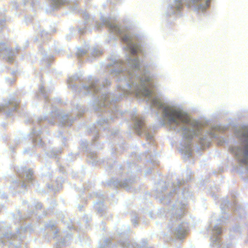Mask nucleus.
Returning a JSON list of instances; mask_svg holds the SVG:
<instances>
[{
  "label": "nucleus",
  "instance_id": "obj_1",
  "mask_svg": "<svg viewBox=\"0 0 248 248\" xmlns=\"http://www.w3.org/2000/svg\"><path fill=\"white\" fill-rule=\"evenodd\" d=\"M165 117L170 124L178 125L181 124H191V120L188 115L184 112L166 107L164 109Z\"/></svg>",
  "mask_w": 248,
  "mask_h": 248
},
{
  "label": "nucleus",
  "instance_id": "obj_2",
  "mask_svg": "<svg viewBox=\"0 0 248 248\" xmlns=\"http://www.w3.org/2000/svg\"><path fill=\"white\" fill-rule=\"evenodd\" d=\"M242 136H238L242 140H244V141L248 142L247 145L245 147V155L246 157H248V131L242 132Z\"/></svg>",
  "mask_w": 248,
  "mask_h": 248
},
{
  "label": "nucleus",
  "instance_id": "obj_3",
  "mask_svg": "<svg viewBox=\"0 0 248 248\" xmlns=\"http://www.w3.org/2000/svg\"><path fill=\"white\" fill-rule=\"evenodd\" d=\"M131 52L132 54H135L140 50L139 46L134 45L130 46Z\"/></svg>",
  "mask_w": 248,
  "mask_h": 248
},
{
  "label": "nucleus",
  "instance_id": "obj_4",
  "mask_svg": "<svg viewBox=\"0 0 248 248\" xmlns=\"http://www.w3.org/2000/svg\"><path fill=\"white\" fill-rule=\"evenodd\" d=\"M143 124V121L142 120H137L136 124V128L138 129L142 127Z\"/></svg>",
  "mask_w": 248,
  "mask_h": 248
},
{
  "label": "nucleus",
  "instance_id": "obj_5",
  "mask_svg": "<svg viewBox=\"0 0 248 248\" xmlns=\"http://www.w3.org/2000/svg\"><path fill=\"white\" fill-rule=\"evenodd\" d=\"M142 94L144 96H148L152 94V92L149 90L145 89L142 91Z\"/></svg>",
  "mask_w": 248,
  "mask_h": 248
},
{
  "label": "nucleus",
  "instance_id": "obj_6",
  "mask_svg": "<svg viewBox=\"0 0 248 248\" xmlns=\"http://www.w3.org/2000/svg\"><path fill=\"white\" fill-rule=\"evenodd\" d=\"M122 40L125 43H128L129 41H130V38L128 36L125 35V36L123 37L122 38Z\"/></svg>",
  "mask_w": 248,
  "mask_h": 248
},
{
  "label": "nucleus",
  "instance_id": "obj_7",
  "mask_svg": "<svg viewBox=\"0 0 248 248\" xmlns=\"http://www.w3.org/2000/svg\"><path fill=\"white\" fill-rule=\"evenodd\" d=\"M155 101L156 100L155 99L153 100V104L155 106H157V107H161V104H160V102H158V104H157V103H155Z\"/></svg>",
  "mask_w": 248,
  "mask_h": 248
},
{
  "label": "nucleus",
  "instance_id": "obj_8",
  "mask_svg": "<svg viewBox=\"0 0 248 248\" xmlns=\"http://www.w3.org/2000/svg\"><path fill=\"white\" fill-rule=\"evenodd\" d=\"M242 162H243V163H244L248 164V162L247 160H243V161H242Z\"/></svg>",
  "mask_w": 248,
  "mask_h": 248
},
{
  "label": "nucleus",
  "instance_id": "obj_9",
  "mask_svg": "<svg viewBox=\"0 0 248 248\" xmlns=\"http://www.w3.org/2000/svg\"><path fill=\"white\" fill-rule=\"evenodd\" d=\"M56 0L58 1L59 0Z\"/></svg>",
  "mask_w": 248,
  "mask_h": 248
}]
</instances>
